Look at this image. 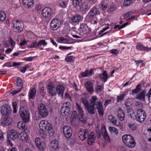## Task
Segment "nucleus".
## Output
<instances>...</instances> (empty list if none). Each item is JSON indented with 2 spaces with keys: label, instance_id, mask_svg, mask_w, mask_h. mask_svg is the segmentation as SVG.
<instances>
[{
  "label": "nucleus",
  "instance_id": "f257e3e1",
  "mask_svg": "<svg viewBox=\"0 0 151 151\" xmlns=\"http://www.w3.org/2000/svg\"><path fill=\"white\" fill-rule=\"evenodd\" d=\"M19 114L21 118L24 122L28 123L29 122L30 120L29 111L26 107L24 106L20 107Z\"/></svg>",
  "mask_w": 151,
  "mask_h": 151
},
{
  "label": "nucleus",
  "instance_id": "f03ea898",
  "mask_svg": "<svg viewBox=\"0 0 151 151\" xmlns=\"http://www.w3.org/2000/svg\"><path fill=\"white\" fill-rule=\"evenodd\" d=\"M71 107L69 102H66L63 103L60 111L61 115L64 117L66 116L70 113Z\"/></svg>",
  "mask_w": 151,
  "mask_h": 151
},
{
  "label": "nucleus",
  "instance_id": "7ed1b4c3",
  "mask_svg": "<svg viewBox=\"0 0 151 151\" xmlns=\"http://www.w3.org/2000/svg\"><path fill=\"white\" fill-rule=\"evenodd\" d=\"M137 121L140 123L143 122L145 120L146 117V114L143 110L139 109L137 111V115H135Z\"/></svg>",
  "mask_w": 151,
  "mask_h": 151
},
{
  "label": "nucleus",
  "instance_id": "20e7f679",
  "mask_svg": "<svg viewBox=\"0 0 151 151\" xmlns=\"http://www.w3.org/2000/svg\"><path fill=\"white\" fill-rule=\"evenodd\" d=\"M64 87L62 85H59L56 87V91H55V89L51 90L48 93L51 96H54L56 94L57 92L59 96L62 97L64 93Z\"/></svg>",
  "mask_w": 151,
  "mask_h": 151
},
{
  "label": "nucleus",
  "instance_id": "39448f33",
  "mask_svg": "<svg viewBox=\"0 0 151 151\" xmlns=\"http://www.w3.org/2000/svg\"><path fill=\"white\" fill-rule=\"evenodd\" d=\"M39 127L40 129L43 131L47 130L49 132L52 129L51 124L45 120L41 121L39 124Z\"/></svg>",
  "mask_w": 151,
  "mask_h": 151
},
{
  "label": "nucleus",
  "instance_id": "423d86ee",
  "mask_svg": "<svg viewBox=\"0 0 151 151\" xmlns=\"http://www.w3.org/2000/svg\"><path fill=\"white\" fill-rule=\"evenodd\" d=\"M76 109L78 110L79 114V120L83 124H85L87 122V119L85 115L83 113V111L80 106L76 104Z\"/></svg>",
  "mask_w": 151,
  "mask_h": 151
},
{
  "label": "nucleus",
  "instance_id": "0eeeda50",
  "mask_svg": "<svg viewBox=\"0 0 151 151\" xmlns=\"http://www.w3.org/2000/svg\"><path fill=\"white\" fill-rule=\"evenodd\" d=\"M38 110L39 115L41 117L43 118L45 117L48 115V111L44 104H39L38 106Z\"/></svg>",
  "mask_w": 151,
  "mask_h": 151
},
{
  "label": "nucleus",
  "instance_id": "6e6552de",
  "mask_svg": "<svg viewBox=\"0 0 151 151\" xmlns=\"http://www.w3.org/2000/svg\"><path fill=\"white\" fill-rule=\"evenodd\" d=\"M61 24V22L58 19H53L50 23V28L52 30H56Z\"/></svg>",
  "mask_w": 151,
  "mask_h": 151
},
{
  "label": "nucleus",
  "instance_id": "1a4fd4ad",
  "mask_svg": "<svg viewBox=\"0 0 151 151\" xmlns=\"http://www.w3.org/2000/svg\"><path fill=\"white\" fill-rule=\"evenodd\" d=\"M63 132L65 136L67 138H70L71 137L72 131L71 127L69 126H64L63 128Z\"/></svg>",
  "mask_w": 151,
  "mask_h": 151
},
{
  "label": "nucleus",
  "instance_id": "9d476101",
  "mask_svg": "<svg viewBox=\"0 0 151 151\" xmlns=\"http://www.w3.org/2000/svg\"><path fill=\"white\" fill-rule=\"evenodd\" d=\"M11 111V108L6 104H4L1 108V114L4 115H9Z\"/></svg>",
  "mask_w": 151,
  "mask_h": 151
},
{
  "label": "nucleus",
  "instance_id": "9b49d317",
  "mask_svg": "<svg viewBox=\"0 0 151 151\" xmlns=\"http://www.w3.org/2000/svg\"><path fill=\"white\" fill-rule=\"evenodd\" d=\"M52 13V9L49 7L44 8L42 11V14L43 17L47 18L50 17Z\"/></svg>",
  "mask_w": 151,
  "mask_h": 151
},
{
  "label": "nucleus",
  "instance_id": "f8f14e48",
  "mask_svg": "<svg viewBox=\"0 0 151 151\" xmlns=\"http://www.w3.org/2000/svg\"><path fill=\"white\" fill-rule=\"evenodd\" d=\"M88 136V130L82 129L78 133V137L82 141L85 140Z\"/></svg>",
  "mask_w": 151,
  "mask_h": 151
},
{
  "label": "nucleus",
  "instance_id": "ddd939ff",
  "mask_svg": "<svg viewBox=\"0 0 151 151\" xmlns=\"http://www.w3.org/2000/svg\"><path fill=\"white\" fill-rule=\"evenodd\" d=\"M21 135V134L18 132L16 130H12L10 131L8 136L12 140H14L17 138H18Z\"/></svg>",
  "mask_w": 151,
  "mask_h": 151
},
{
  "label": "nucleus",
  "instance_id": "4468645a",
  "mask_svg": "<svg viewBox=\"0 0 151 151\" xmlns=\"http://www.w3.org/2000/svg\"><path fill=\"white\" fill-rule=\"evenodd\" d=\"M85 86L86 90L90 94H92L94 91L92 83L90 81H88L85 83Z\"/></svg>",
  "mask_w": 151,
  "mask_h": 151
},
{
  "label": "nucleus",
  "instance_id": "2eb2a0df",
  "mask_svg": "<svg viewBox=\"0 0 151 151\" xmlns=\"http://www.w3.org/2000/svg\"><path fill=\"white\" fill-rule=\"evenodd\" d=\"M133 139H134V138L130 134H124L122 137V142L125 145Z\"/></svg>",
  "mask_w": 151,
  "mask_h": 151
},
{
  "label": "nucleus",
  "instance_id": "dca6fc26",
  "mask_svg": "<svg viewBox=\"0 0 151 151\" xmlns=\"http://www.w3.org/2000/svg\"><path fill=\"white\" fill-rule=\"evenodd\" d=\"M13 24V27L14 29H16L19 32H21L22 30V23H20L19 21L17 20L14 21Z\"/></svg>",
  "mask_w": 151,
  "mask_h": 151
},
{
  "label": "nucleus",
  "instance_id": "f3484780",
  "mask_svg": "<svg viewBox=\"0 0 151 151\" xmlns=\"http://www.w3.org/2000/svg\"><path fill=\"white\" fill-rule=\"evenodd\" d=\"M146 93V92L145 90H142L139 92L136 96V98L137 99L139 100H143V101L145 102V96Z\"/></svg>",
  "mask_w": 151,
  "mask_h": 151
},
{
  "label": "nucleus",
  "instance_id": "a211bd4d",
  "mask_svg": "<svg viewBox=\"0 0 151 151\" xmlns=\"http://www.w3.org/2000/svg\"><path fill=\"white\" fill-rule=\"evenodd\" d=\"M83 17L81 15L76 14L70 18V20L73 23H76L81 21Z\"/></svg>",
  "mask_w": 151,
  "mask_h": 151
},
{
  "label": "nucleus",
  "instance_id": "6ab92c4d",
  "mask_svg": "<svg viewBox=\"0 0 151 151\" xmlns=\"http://www.w3.org/2000/svg\"><path fill=\"white\" fill-rule=\"evenodd\" d=\"M34 4L33 0H23V5L27 8H29L32 7Z\"/></svg>",
  "mask_w": 151,
  "mask_h": 151
},
{
  "label": "nucleus",
  "instance_id": "aec40b11",
  "mask_svg": "<svg viewBox=\"0 0 151 151\" xmlns=\"http://www.w3.org/2000/svg\"><path fill=\"white\" fill-rule=\"evenodd\" d=\"M117 111L118 119L121 121L123 120L124 118V114L123 110L120 107H119Z\"/></svg>",
  "mask_w": 151,
  "mask_h": 151
},
{
  "label": "nucleus",
  "instance_id": "412c9836",
  "mask_svg": "<svg viewBox=\"0 0 151 151\" xmlns=\"http://www.w3.org/2000/svg\"><path fill=\"white\" fill-rule=\"evenodd\" d=\"M98 9L96 7H93L90 11L88 14V16L91 17H92L98 14Z\"/></svg>",
  "mask_w": 151,
  "mask_h": 151
},
{
  "label": "nucleus",
  "instance_id": "4be33fe9",
  "mask_svg": "<svg viewBox=\"0 0 151 151\" xmlns=\"http://www.w3.org/2000/svg\"><path fill=\"white\" fill-rule=\"evenodd\" d=\"M11 123V120L9 118L4 117L3 119L2 122H1V124L4 127L10 125Z\"/></svg>",
  "mask_w": 151,
  "mask_h": 151
},
{
  "label": "nucleus",
  "instance_id": "5701e85b",
  "mask_svg": "<svg viewBox=\"0 0 151 151\" xmlns=\"http://www.w3.org/2000/svg\"><path fill=\"white\" fill-rule=\"evenodd\" d=\"M88 29V27L86 24L82 23L80 25L79 30L80 31L84 32L83 34H86L87 32Z\"/></svg>",
  "mask_w": 151,
  "mask_h": 151
},
{
  "label": "nucleus",
  "instance_id": "b1692460",
  "mask_svg": "<svg viewBox=\"0 0 151 151\" xmlns=\"http://www.w3.org/2000/svg\"><path fill=\"white\" fill-rule=\"evenodd\" d=\"M17 127L19 129H22L24 131H25L27 129V127L26 125L25 122L22 121H20L17 123Z\"/></svg>",
  "mask_w": 151,
  "mask_h": 151
},
{
  "label": "nucleus",
  "instance_id": "393cba45",
  "mask_svg": "<svg viewBox=\"0 0 151 151\" xmlns=\"http://www.w3.org/2000/svg\"><path fill=\"white\" fill-rule=\"evenodd\" d=\"M108 119L109 121H110L115 125L118 126L120 125V123L117 122V120L115 119V117L112 115H109L108 116Z\"/></svg>",
  "mask_w": 151,
  "mask_h": 151
},
{
  "label": "nucleus",
  "instance_id": "a878e982",
  "mask_svg": "<svg viewBox=\"0 0 151 151\" xmlns=\"http://www.w3.org/2000/svg\"><path fill=\"white\" fill-rule=\"evenodd\" d=\"M109 2L108 0H103L100 5V8L102 10H105L108 5Z\"/></svg>",
  "mask_w": 151,
  "mask_h": 151
},
{
  "label": "nucleus",
  "instance_id": "bb28decb",
  "mask_svg": "<svg viewBox=\"0 0 151 151\" xmlns=\"http://www.w3.org/2000/svg\"><path fill=\"white\" fill-rule=\"evenodd\" d=\"M125 106L127 109V111H129L131 110V108H132V100L130 99H128L125 101Z\"/></svg>",
  "mask_w": 151,
  "mask_h": 151
},
{
  "label": "nucleus",
  "instance_id": "cd10ccee",
  "mask_svg": "<svg viewBox=\"0 0 151 151\" xmlns=\"http://www.w3.org/2000/svg\"><path fill=\"white\" fill-rule=\"evenodd\" d=\"M136 48L140 51H148L151 49V48L144 46L143 45L140 43L137 44L136 45Z\"/></svg>",
  "mask_w": 151,
  "mask_h": 151
},
{
  "label": "nucleus",
  "instance_id": "c85d7f7f",
  "mask_svg": "<svg viewBox=\"0 0 151 151\" xmlns=\"http://www.w3.org/2000/svg\"><path fill=\"white\" fill-rule=\"evenodd\" d=\"M86 109L88 112L91 114H95L94 110H95L93 105H88L86 107Z\"/></svg>",
  "mask_w": 151,
  "mask_h": 151
},
{
  "label": "nucleus",
  "instance_id": "c756f323",
  "mask_svg": "<svg viewBox=\"0 0 151 151\" xmlns=\"http://www.w3.org/2000/svg\"><path fill=\"white\" fill-rule=\"evenodd\" d=\"M99 76L100 78L104 82H106L109 77L106 71H104L102 73L99 75Z\"/></svg>",
  "mask_w": 151,
  "mask_h": 151
},
{
  "label": "nucleus",
  "instance_id": "7c9ffc66",
  "mask_svg": "<svg viewBox=\"0 0 151 151\" xmlns=\"http://www.w3.org/2000/svg\"><path fill=\"white\" fill-rule=\"evenodd\" d=\"M36 93V90L35 88L32 89L29 94V99H33L35 98Z\"/></svg>",
  "mask_w": 151,
  "mask_h": 151
},
{
  "label": "nucleus",
  "instance_id": "2f4dec72",
  "mask_svg": "<svg viewBox=\"0 0 151 151\" xmlns=\"http://www.w3.org/2000/svg\"><path fill=\"white\" fill-rule=\"evenodd\" d=\"M50 146L53 150H56L58 148V142L57 141L53 140L50 144Z\"/></svg>",
  "mask_w": 151,
  "mask_h": 151
},
{
  "label": "nucleus",
  "instance_id": "473e14b6",
  "mask_svg": "<svg viewBox=\"0 0 151 151\" xmlns=\"http://www.w3.org/2000/svg\"><path fill=\"white\" fill-rule=\"evenodd\" d=\"M136 144V142L134 138V139H132L131 141H130L129 143H127L125 145L129 148H133L135 146Z\"/></svg>",
  "mask_w": 151,
  "mask_h": 151
},
{
  "label": "nucleus",
  "instance_id": "72a5a7b5",
  "mask_svg": "<svg viewBox=\"0 0 151 151\" xmlns=\"http://www.w3.org/2000/svg\"><path fill=\"white\" fill-rule=\"evenodd\" d=\"M93 72V70L91 69L90 70H86L84 72L82 73L81 75L83 77H86L91 75Z\"/></svg>",
  "mask_w": 151,
  "mask_h": 151
},
{
  "label": "nucleus",
  "instance_id": "f704fd0d",
  "mask_svg": "<svg viewBox=\"0 0 151 151\" xmlns=\"http://www.w3.org/2000/svg\"><path fill=\"white\" fill-rule=\"evenodd\" d=\"M142 87L141 84L138 85L136 86L135 89L132 90V92L133 94L138 93L141 90Z\"/></svg>",
  "mask_w": 151,
  "mask_h": 151
},
{
  "label": "nucleus",
  "instance_id": "c9c22d12",
  "mask_svg": "<svg viewBox=\"0 0 151 151\" xmlns=\"http://www.w3.org/2000/svg\"><path fill=\"white\" fill-rule=\"evenodd\" d=\"M79 114H78L77 111H73L72 112L70 118L71 119H72L73 120L74 119H76L79 118Z\"/></svg>",
  "mask_w": 151,
  "mask_h": 151
},
{
  "label": "nucleus",
  "instance_id": "e433bc0d",
  "mask_svg": "<svg viewBox=\"0 0 151 151\" xmlns=\"http://www.w3.org/2000/svg\"><path fill=\"white\" fill-rule=\"evenodd\" d=\"M47 88L48 92H49L50 91H51V90L55 89V87L53 83L52 82L49 83L47 85Z\"/></svg>",
  "mask_w": 151,
  "mask_h": 151
},
{
  "label": "nucleus",
  "instance_id": "4c0bfd02",
  "mask_svg": "<svg viewBox=\"0 0 151 151\" xmlns=\"http://www.w3.org/2000/svg\"><path fill=\"white\" fill-rule=\"evenodd\" d=\"M47 88L48 92H49L50 91H51V90L55 89V87L53 83L52 82L49 83L47 85Z\"/></svg>",
  "mask_w": 151,
  "mask_h": 151
},
{
  "label": "nucleus",
  "instance_id": "58836bf2",
  "mask_svg": "<svg viewBox=\"0 0 151 151\" xmlns=\"http://www.w3.org/2000/svg\"><path fill=\"white\" fill-rule=\"evenodd\" d=\"M104 132H103V137L104 139L107 141L110 142V139L109 136L107 133L106 128L105 129V130L104 131Z\"/></svg>",
  "mask_w": 151,
  "mask_h": 151
},
{
  "label": "nucleus",
  "instance_id": "ea45409f",
  "mask_svg": "<svg viewBox=\"0 0 151 151\" xmlns=\"http://www.w3.org/2000/svg\"><path fill=\"white\" fill-rule=\"evenodd\" d=\"M72 3L74 6L76 7L77 6H79L82 3V0H73Z\"/></svg>",
  "mask_w": 151,
  "mask_h": 151
},
{
  "label": "nucleus",
  "instance_id": "a19ab883",
  "mask_svg": "<svg viewBox=\"0 0 151 151\" xmlns=\"http://www.w3.org/2000/svg\"><path fill=\"white\" fill-rule=\"evenodd\" d=\"M106 128L105 127L104 128L101 129L100 131H99L96 132L97 137L98 138H100L101 137V135H102V136L103 135V132L105 130Z\"/></svg>",
  "mask_w": 151,
  "mask_h": 151
},
{
  "label": "nucleus",
  "instance_id": "79ce46f5",
  "mask_svg": "<svg viewBox=\"0 0 151 151\" xmlns=\"http://www.w3.org/2000/svg\"><path fill=\"white\" fill-rule=\"evenodd\" d=\"M58 40L59 42L63 43H67L69 42V40L63 37H60L58 38Z\"/></svg>",
  "mask_w": 151,
  "mask_h": 151
},
{
  "label": "nucleus",
  "instance_id": "37998d69",
  "mask_svg": "<svg viewBox=\"0 0 151 151\" xmlns=\"http://www.w3.org/2000/svg\"><path fill=\"white\" fill-rule=\"evenodd\" d=\"M6 17V15L4 12V11H1L0 12V20L3 22L5 20Z\"/></svg>",
  "mask_w": 151,
  "mask_h": 151
},
{
  "label": "nucleus",
  "instance_id": "c03bdc74",
  "mask_svg": "<svg viewBox=\"0 0 151 151\" xmlns=\"http://www.w3.org/2000/svg\"><path fill=\"white\" fill-rule=\"evenodd\" d=\"M128 127L133 131L137 129V127L135 124L134 123H129L128 124Z\"/></svg>",
  "mask_w": 151,
  "mask_h": 151
},
{
  "label": "nucleus",
  "instance_id": "a18cd8bd",
  "mask_svg": "<svg viewBox=\"0 0 151 151\" xmlns=\"http://www.w3.org/2000/svg\"><path fill=\"white\" fill-rule=\"evenodd\" d=\"M23 135L21 134L20 136L21 139L23 141L27 142L29 138L28 135L26 132H24V134L23 133Z\"/></svg>",
  "mask_w": 151,
  "mask_h": 151
},
{
  "label": "nucleus",
  "instance_id": "49530a36",
  "mask_svg": "<svg viewBox=\"0 0 151 151\" xmlns=\"http://www.w3.org/2000/svg\"><path fill=\"white\" fill-rule=\"evenodd\" d=\"M17 86L18 87L20 86L21 87L22 86H23V82L22 80L19 77H18L17 78V80L16 81Z\"/></svg>",
  "mask_w": 151,
  "mask_h": 151
},
{
  "label": "nucleus",
  "instance_id": "de8ad7c7",
  "mask_svg": "<svg viewBox=\"0 0 151 151\" xmlns=\"http://www.w3.org/2000/svg\"><path fill=\"white\" fill-rule=\"evenodd\" d=\"M81 100L83 105L86 108L89 105L88 101L86 99L82 98Z\"/></svg>",
  "mask_w": 151,
  "mask_h": 151
},
{
  "label": "nucleus",
  "instance_id": "09e8293b",
  "mask_svg": "<svg viewBox=\"0 0 151 151\" xmlns=\"http://www.w3.org/2000/svg\"><path fill=\"white\" fill-rule=\"evenodd\" d=\"M92 105H93V106L94 107L95 106H96V108H100L103 106L101 102V101H99L98 102H96L94 103Z\"/></svg>",
  "mask_w": 151,
  "mask_h": 151
},
{
  "label": "nucleus",
  "instance_id": "8fccbe9b",
  "mask_svg": "<svg viewBox=\"0 0 151 151\" xmlns=\"http://www.w3.org/2000/svg\"><path fill=\"white\" fill-rule=\"evenodd\" d=\"M47 44V43L45 42V40H42L40 41L37 43V46L38 47H39L43 45V46L46 45Z\"/></svg>",
  "mask_w": 151,
  "mask_h": 151
},
{
  "label": "nucleus",
  "instance_id": "3c124183",
  "mask_svg": "<svg viewBox=\"0 0 151 151\" xmlns=\"http://www.w3.org/2000/svg\"><path fill=\"white\" fill-rule=\"evenodd\" d=\"M109 130L111 133L114 132L116 134H118V131L114 127H109Z\"/></svg>",
  "mask_w": 151,
  "mask_h": 151
},
{
  "label": "nucleus",
  "instance_id": "603ef678",
  "mask_svg": "<svg viewBox=\"0 0 151 151\" xmlns=\"http://www.w3.org/2000/svg\"><path fill=\"white\" fill-rule=\"evenodd\" d=\"M133 2V0H124V5L126 6H127L132 4Z\"/></svg>",
  "mask_w": 151,
  "mask_h": 151
},
{
  "label": "nucleus",
  "instance_id": "864d4df0",
  "mask_svg": "<svg viewBox=\"0 0 151 151\" xmlns=\"http://www.w3.org/2000/svg\"><path fill=\"white\" fill-rule=\"evenodd\" d=\"M40 91L41 95L43 98L46 94V91L45 90L44 87H41L40 88Z\"/></svg>",
  "mask_w": 151,
  "mask_h": 151
},
{
  "label": "nucleus",
  "instance_id": "5fc2aeb1",
  "mask_svg": "<svg viewBox=\"0 0 151 151\" xmlns=\"http://www.w3.org/2000/svg\"><path fill=\"white\" fill-rule=\"evenodd\" d=\"M37 147L41 150H44L45 148V146L44 142H41Z\"/></svg>",
  "mask_w": 151,
  "mask_h": 151
},
{
  "label": "nucleus",
  "instance_id": "6e6d98bb",
  "mask_svg": "<svg viewBox=\"0 0 151 151\" xmlns=\"http://www.w3.org/2000/svg\"><path fill=\"white\" fill-rule=\"evenodd\" d=\"M98 114L99 115L101 116H103L104 114V112L103 111V106L100 108H97Z\"/></svg>",
  "mask_w": 151,
  "mask_h": 151
},
{
  "label": "nucleus",
  "instance_id": "4d7b16f0",
  "mask_svg": "<svg viewBox=\"0 0 151 151\" xmlns=\"http://www.w3.org/2000/svg\"><path fill=\"white\" fill-rule=\"evenodd\" d=\"M116 9V6L113 4L110 5V7L108 9V10L111 12H112L115 11Z\"/></svg>",
  "mask_w": 151,
  "mask_h": 151
},
{
  "label": "nucleus",
  "instance_id": "13d9d810",
  "mask_svg": "<svg viewBox=\"0 0 151 151\" xmlns=\"http://www.w3.org/2000/svg\"><path fill=\"white\" fill-rule=\"evenodd\" d=\"M65 60L68 62L73 63L74 60L73 59L72 56H68L65 58Z\"/></svg>",
  "mask_w": 151,
  "mask_h": 151
},
{
  "label": "nucleus",
  "instance_id": "bf43d9fd",
  "mask_svg": "<svg viewBox=\"0 0 151 151\" xmlns=\"http://www.w3.org/2000/svg\"><path fill=\"white\" fill-rule=\"evenodd\" d=\"M133 12H127V13L123 14L122 16L123 19L126 18L129 16L131 15L132 14Z\"/></svg>",
  "mask_w": 151,
  "mask_h": 151
},
{
  "label": "nucleus",
  "instance_id": "052dcab7",
  "mask_svg": "<svg viewBox=\"0 0 151 151\" xmlns=\"http://www.w3.org/2000/svg\"><path fill=\"white\" fill-rule=\"evenodd\" d=\"M125 95V94H122L119 96H118L117 97V102L121 101L123 100Z\"/></svg>",
  "mask_w": 151,
  "mask_h": 151
},
{
  "label": "nucleus",
  "instance_id": "680f3d73",
  "mask_svg": "<svg viewBox=\"0 0 151 151\" xmlns=\"http://www.w3.org/2000/svg\"><path fill=\"white\" fill-rule=\"evenodd\" d=\"M67 5V3L66 1H61L60 3V6L63 8H65Z\"/></svg>",
  "mask_w": 151,
  "mask_h": 151
},
{
  "label": "nucleus",
  "instance_id": "e2e57ef3",
  "mask_svg": "<svg viewBox=\"0 0 151 151\" xmlns=\"http://www.w3.org/2000/svg\"><path fill=\"white\" fill-rule=\"evenodd\" d=\"M37 43L36 41H35L34 42H32L31 45L29 46V48H36L38 47L37 46Z\"/></svg>",
  "mask_w": 151,
  "mask_h": 151
},
{
  "label": "nucleus",
  "instance_id": "0e129e2a",
  "mask_svg": "<svg viewBox=\"0 0 151 151\" xmlns=\"http://www.w3.org/2000/svg\"><path fill=\"white\" fill-rule=\"evenodd\" d=\"M23 88V86H22L21 87H20V88H19L18 90L13 91L11 92V93L13 95H14L19 92L22 90Z\"/></svg>",
  "mask_w": 151,
  "mask_h": 151
},
{
  "label": "nucleus",
  "instance_id": "69168bd1",
  "mask_svg": "<svg viewBox=\"0 0 151 151\" xmlns=\"http://www.w3.org/2000/svg\"><path fill=\"white\" fill-rule=\"evenodd\" d=\"M97 98L96 96H92L91 99V103L92 104H93L97 100Z\"/></svg>",
  "mask_w": 151,
  "mask_h": 151
},
{
  "label": "nucleus",
  "instance_id": "338daca9",
  "mask_svg": "<svg viewBox=\"0 0 151 151\" xmlns=\"http://www.w3.org/2000/svg\"><path fill=\"white\" fill-rule=\"evenodd\" d=\"M88 139H94V140H95V137H94V134L93 132H91L90 135H88Z\"/></svg>",
  "mask_w": 151,
  "mask_h": 151
},
{
  "label": "nucleus",
  "instance_id": "774afa93",
  "mask_svg": "<svg viewBox=\"0 0 151 151\" xmlns=\"http://www.w3.org/2000/svg\"><path fill=\"white\" fill-rule=\"evenodd\" d=\"M35 142L37 146L39 145L41 143L40 142V138H37L35 139Z\"/></svg>",
  "mask_w": 151,
  "mask_h": 151
}]
</instances>
